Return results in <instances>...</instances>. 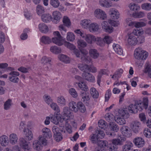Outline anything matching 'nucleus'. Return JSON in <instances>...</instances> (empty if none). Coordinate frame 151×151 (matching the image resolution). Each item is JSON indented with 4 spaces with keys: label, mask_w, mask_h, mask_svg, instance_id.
<instances>
[{
    "label": "nucleus",
    "mask_w": 151,
    "mask_h": 151,
    "mask_svg": "<svg viewBox=\"0 0 151 151\" xmlns=\"http://www.w3.org/2000/svg\"><path fill=\"white\" fill-rule=\"evenodd\" d=\"M10 76L9 77V80L11 81L17 83L19 82V78L17 77L19 75V73L15 71H12L9 73Z\"/></svg>",
    "instance_id": "obj_13"
},
{
    "label": "nucleus",
    "mask_w": 151,
    "mask_h": 151,
    "mask_svg": "<svg viewBox=\"0 0 151 151\" xmlns=\"http://www.w3.org/2000/svg\"><path fill=\"white\" fill-rule=\"evenodd\" d=\"M6 40V35L2 31H0V43H3Z\"/></svg>",
    "instance_id": "obj_64"
},
{
    "label": "nucleus",
    "mask_w": 151,
    "mask_h": 151,
    "mask_svg": "<svg viewBox=\"0 0 151 151\" xmlns=\"http://www.w3.org/2000/svg\"><path fill=\"white\" fill-rule=\"evenodd\" d=\"M53 137L54 139L58 142L61 141L63 139L62 135L60 132L54 134Z\"/></svg>",
    "instance_id": "obj_54"
},
{
    "label": "nucleus",
    "mask_w": 151,
    "mask_h": 151,
    "mask_svg": "<svg viewBox=\"0 0 151 151\" xmlns=\"http://www.w3.org/2000/svg\"><path fill=\"white\" fill-rule=\"evenodd\" d=\"M129 7L130 9L134 11H136L138 10L140 8V7L139 6L135 4H131L129 5Z\"/></svg>",
    "instance_id": "obj_63"
},
{
    "label": "nucleus",
    "mask_w": 151,
    "mask_h": 151,
    "mask_svg": "<svg viewBox=\"0 0 151 151\" xmlns=\"http://www.w3.org/2000/svg\"><path fill=\"white\" fill-rule=\"evenodd\" d=\"M36 140L38 141L39 143L41 144L43 147L47 145L48 143L47 139L45 137L42 135H40L38 137V139Z\"/></svg>",
    "instance_id": "obj_36"
},
{
    "label": "nucleus",
    "mask_w": 151,
    "mask_h": 151,
    "mask_svg": "<svg viewBox=\"0 0 151 151\" xmlns=\"http://www.w3.org/2000/svg\"><path fill=\"white\" fill-rule=\"evenodd\" d=\"M36 12L38 15H41V14L45 12V9L42 6L38 5L37 6Z\"/></svg>",
    "instance_id": "obj_56"
},
{
    "label": "nucleus",
    "mask_w": 151,
    "mask_h": 151,
    "mask_svg": "<svg viewBox=\"0 0 151 151\" xmlns=\"http://www.w3.org/2000/svg\"><path fill=\"white\" fill-rule=\"evenodd\" d=\"M18 136L15 133H12L9 136V142L12 145H15L18 142Z\"/></svg>",
    "instance_id": "obj_18"
},
{
    "label": "nucleus",
    "mask_w": 151,
    "mask_h": 151,
    "mask_svg": "<svg viewBox=\"0 0 151 151\" xmlns=\"http://www.w3.org/2000/svg\"><path fill=\"white\" fill-rule=\"evenodd\" d=\"M63 22L65 25L68 27L71 25V22L69 18L67 16H64L63 18Z\"/></svg>",
    "instance_id": "obj_55"
},
{
    "label": "nucleus",
    "mask_w": 151,
    "mask_h": 151,
    "mask_svg": "<svg viewBox=\"0 0 151 151\" xmlns=\"http://www.w3.org/2000/svg\"><path fill=\"white\" fill-rule=\"evenodd\" d=\"M77 83L81 90L84 91H88V87L84 82H78Z\"/></svg>",
    "instance_id": "obj_46"
},
{
    "label": "nucleus",
    "mask_w": 151,
    "mask_h": 151,
    "mask_svg": "<svg viewBox=\"0 0 151 151\" xmlns=\"http://www.w3.org/2000/svg\"><path fill=\"white\" fill-rule=\"evenodd\" d=\"M91 22V21L89 19H84L81 21V24L82 27L87 29Z\"/></svg>",
    "instance_id": "obj_44"
},
{
    "label": "nucleus",
    "mask_w": 151,
    "mask_h": 151,
    "mask_svg": "<svg viewBox=\"0 0 151 151\" xmlns=\"http://www.w3.org/2000/svg\"><path fill=\"white\" fill-rule=\"evenodd\" d=\"M64 45L68 48L71 50H73L74 54L78 58L81 57V55L79 50L76 48V47L73 44L65 41L64 44Z\"/></svg>",
    "instance_id": "obj_9"
},
{
    "label": "nucleus",
    "mask_w": 151,
    "mask_h": 151,
    "mask_svg": "<svg viewBox=\"0 0 151 151\" xmlns=\"http://www.w3.org/2000/svg\"><path fill=\"white\" fill-rule=\"evenodd\" d=\"M57 102L58 105L60 106H65L67 104V101L65 98L62 96H60L57 97Z\"/></svg>",
    "instance_id": "obj_32"
},
{
    "label": "nucleus",
    "mask_w": 151,
    "mask_h": 151,
    "mask_svg": "<svg viewBox=\"0 0 151 151\" xmlns=\"http://www.w3.org/2000/svg\"><path fill=\"white\" fill-rule=\"evenodd\" d=\"M99 3L101 5L106 7H109L111 6V3H109L106 0H100Z\"/></svg>",
    "instance_id": "obj_53"
},
{
    "label": "nucleus",
    "mask_w": 151,
    "mask_h": 151,
    "mask_svg": "<svg viewBox=\"0 0 151 151\" xmlns=\"http://www.w3.org/2000/svg\"><path fill=\"white\" fill-rule=\"evenodd\" d=\"M105 134L104 132L100 129H97L95 132V137L96 140H95V142H98V141L101 140L99 139H102L104 137Z\"/></svg>",
    "instance_id": "obj_23"
},
{
    "label": "nucleus",
    "mask_w": 151,
    "mask_h": 151,
    "mask_svg": "<svg viewBox=\"0 0 151 151\" xmlns=\"http://www.w3.org/2000/svg\"><path fill=\"white\" fill-rule=\"evenodd\" d=\"M38 28L39 31L43 33H46L49 31L48 26L43 23H41L38 25Z\"/></svg>",
    "instance_id": "obj_28"
},
{
    "label": "nucleus",
    "mask_w": 151,
    "mask_h": 151,
    "mask_svg": "<svg viewBox=\"0 0 151 151\" xmlns=\"http://www.w3.org/2000/svg\"><path fill=\"white\" fill-rule=\"evenodd\" d=\"M51 59L47 56H44L41 58L40 60L41 63L44 65H47V67L45 68V71H47L49 70V68L47 65H51Z\"/></svg>",
    "instance_id": "obj_12"
},
{
    "label": "nucleus",
    "mask_w": 151,
    "mask_h": 151,
    "mask_svg": "<svg viewBox=\"0 0 151 151\" xmlns=\"http://www.w3.org/2000/svg\"><path fill=\"white\" fill-rule=\"evenodd\" d=\"M42 132L43 134V136L46 138L50 139L52 136V133L49 129L47 127L43 128Z\"/></svg>",
    "instance_id": "obj_25"
},
{
    "label": "nucleus",
    "mask_w": 151,
    "mask_h": 151,
    "mask_svg": "<svg viewBox=\"0 0 151 151\" xmlns=\"http://www.w3.org/2000/svg\"><path fill=\"white\" fill-rule=\"evenodd\" d=\"M69 94L74 98H76L78 94L76 90L74 88H71L69 89Z\"/></svg>",
    "instance_id": "obj_59"
},
{
    "label": "nucleus",
    "mask_w": 151,
    "mask_h": 151,
    "mask_svg": "<svg viewBox=\"0 0 151 151\" xmlns=\"http://www.w3.org/2000/svg\"><path fill=\"white\" fill-rule=\"evenodd\" d=\"M125 140V138L120 137L119 139H114L112 140L113 145L109 148V150L111 151L116 150L118 148V145H122L123 144V142Z\"/></svg>",
    "instance_id": "obj_6"
},
{
    "label": "nucleus",
    "mask_w": 151,
    "mask_h": 151,
    "mask_svg": "<svg viewBox=\"0 0 151 151\" xmlns=\"http://www.w3.org/2000/svg\"><path fill=\"white\" fill-rule=\"evenodd\" d=\"M106 120L108 122H112L114 119V116L111 113H106L105 116Z\"/></svg>",
    "instance_id": "obj_52"
},
{
    "label": "nucleus",
    "mask_w": 151,
    "mask_h": 151,
    "mask_svg": "<svg viewBox=\"0 0 151 151\" xmlns=\"http://www.w3.org/2000/svg\"><path fill=\"white\" fill-rule=\"evenodd\" d=\"M133 142L135 146L139 148L142 147L145 144L144 139L140 137H136L134 139Z\"/></svg>",
    "instance_id": "obj_17"
},
{
    "label": "nucleus",
    "mask_w": 151,
    "mask_h": 151,
    "mask_svg": "<svg viewBox=\"0 0 151 151\" xmlns=\"http://www.w3.org/2000/svg\"><path fill=\"white\" fill-rule=\"evenodd\" d=\"M51 15L49 13L42 14L41 16V19L42 21L45 22H48L52 19Z\"/></svg>",
    "instance_id": "obj_31"
},
{
    "label": "nucleus",
    "mask_w": 151,
    "mask_h": 151,
    "mask_svg": "<svg viewBox=\"0 0 151 151\" xmlns=\"http://www.w3.org/2000/svg\"><path fill=\"white\" fill-rule=\"evenodd\" d=\"M68 106L70 110L74 113H77L79 111L81 113H84L86 111L85 106L81 101L77 102L71 101L69 103Z\"/></svg>",
    "instance_id": "obj_2"
},
{
    "label": "nucleus",
    "mask_w": 151,
    "mask_h": 151,
    "mask_svg": "<svg viewBox=\"0 0 151 151\" xmlns=\"http://www.w3.org/2000/svg\"><path fill=\"white\" fill-rule=\"evenodd\" d=\"M143 33V31L142 29H136L133 30L132 32L130 34H128V38L127 40L129 44L131 45H134L137 43V39L134 35L138 36L141 35Z\"/></svg>",
    "instance_id": "obj_3"
},
{
    "label": "nucleus",
    "mask_w": 151,
    "mask_h": 151,
    "mask_svg": "<svg viewBox=\"0 0 151 151\" xmlns=\"http://www.w3.org/2000/svg\"><path fill=\"white\" fill-rule=\"evenodd\" d=\"M57 115V113L55 114L54 115L51 114L50 115V118L51 121L54 124L57 125L58 124L59 122L62 123L63 122V119L62 118L61 116Z\"/></svg>",
    "instance_id": "obj_15"
},
{
    "label": "nucleus",
    "mask_w": 151,
    "mask_h": 151,
    "mask_svg": "<svg viewBox=\"0 0 151 151\" xmlns=\"http://www.w3.org/2000/svg\"><path fill=\"white\" fill-rule=\"evenodd\" d=\"M54 37L51 39V42L59 46H61L64 45L65 40L58 31H55L53 33Z\"/></svg>",
    "instance_id": "obj_5"
},
{
    "label": "nucleus",
    "mask_w": 151,
    "mask_h": 151,
    "mask_svg": "<svg viewBox=\"0 0 151 151\" xmlns=\"http://www.w3.org/2000/svg\"><path fill=\"white\" fill-rule=\"evenodd\" d=\"M95 42L101 46H104L105 45V42L103 39L101 37L95 38Z\"/></svg>",
    "instance_id": "obj_51"
},
{
    "label": "nucleus",
    "mask_w": 151,
    "mask_h": 151,
    "mask_svg": "<svg viewBox=\"0 0 151 151\" xmlns=\"http://www.w3.org/2000/svg\"><path fill=\"white\" fill-rule=\"evenodd\" d=\"M50 50L51 52L55 54H58L61 52V48L55 45L51 46Z\"/></svg>",
    "instance_id": "obj_42"
},
{
    "label": "nucleus",
    "mask_w": 151,
    "mask_h": 151,
    "mask_svg": "<svg viewBox=\"0 0 151 151\" xmlns=\"http://www.w3.org/2000/svg\"><path fill=\"white\" fill-rule=\"evenodd\" d=\"M77 44L78 47L82 53L81 55V59L83 61L87 60L88 52L86 50L82 49L83 48H84L87 46V44L86 42L83 40L79 39L77 40Z\"/></svg>",
    "instance_id": "obj_4"
},
{
    "label": "nucleus",
    "mask_w": 151,
    "mask_h": 151,
    "mask_svg": "<svg viewBox=\"0 0 151 151\" xmlns=\"http://www.w3.org/2000/svg\"><path fill=\"white\" fill-rule=\"evenodd\" d=\"M78 67L83 72V73L89 72H93V71L91 70V67L84 63H80L78 65Z\"/></svg>",
    "instance_id": "obj_19"
},
{
    "label": "nucleus",
    "mask_w": 151,
    "mask_h": 151,
    "mask_svg": "<svg viewBox=\"0 0 151 151\" xmlns=\"http://www.w3.org/2000/svg\"><path fill=\"white\" fill-rule=\"evenodd\" d=\"M94 37L93 36L88 34H86L83 38L88 43L91 44L94 40Z\"/></svg>",
    "instance_id": "obj_45"
},
{
    "label": "nucleus",
    "mask_w": 151,
    "mask_h": 151,
    "mask_svg": "<svg viewBox=\"0 0 151 151\" xmlns=\"http://www.w3.org/2000/svg\"><path fill=\"white\" fill-rule=\"evenodd\" d=\"M43 98L45 101L48 105L52 101V100L50 96L48 95H45L43 96Z\"/></svg>",
    "instance_id": "obj_61"
},
{
    "label": "nucleus",
    "mask_w": 151,
    "mask_h": 151,
    "mask_svg": "<svg viewBox=\"0 0 151 151\" xmlns=\"http://www.w3.org/2000/svg\"><path fill=\"white\" fill-rule=\"evenodd\" d=\"M142 102L140 101H137L135 102L134 104L130 105L127 108L121 109H119V113L121 115L123 116L125 118H127L129 116L128 111L130 113L137 112V111H142L144 108Z\"/></svg>",
    "instance_id": "obj_1"
},
{
    "label": "nucleus",
    "mask_w": 151,
    "mask_h": 151,
    "mask_svg": "<svg viewBox=\"0 0 151 151\" xmlns=\"http://www.w3.org/2000/svg\"><path fill=\"white\" fill-rule=\"evenodd\" d=\"M52 15L54 19V22L55 23L58 22L62 17L61 13L57 10L53 11Z\"/></svg>",
    "instance_id": "obj_20"
},
{
    "label": "nucleus",
    "mask_w": 151,
    "mask_h": 151,
    "mask_svg": "<svg viewBox=\"0 0 151 151\" xmlns=\"http://www.w3.org/2000/svg\"><path fill=\"white\" fill-rule=\"evenodd\" d=\"M58 57L60 61L66 64L70 63L71 61L70 58L64 54H60L58 55Z\"/></svg>",
    "instance_id": "obj_26"
},
{
    "label": "nucleus",
    "mask_w": 151,
    "mask_h": 151,
    "mask_svg": "<svg viewBox=\"0 0 151 151\" xmlns=\"http://www.w3.org/2000/svg\"><path fill=\"white\" fill-rule=\"evenodd\" d=\"M50 4L53 7L57 8L59 6L60 3L58 0H50Z\"/></svg>",
    "instance_id": "obj_58"
},
{
    "label": "nucleus",
    "mask_w": 151,
    "mask_h": 151,
    "mask_svg": "<svg viewBox=\"0 0 151 151\" xmlns=\"http://www.w3.org/2000/svg\"><path fill=\"white\" fill-rule=\"evenodd\" d=\"M96 144V147L95 151H106L104 148L106 147L108 145V142L106 141L99 140L98 142H95Z\"/></svg>",
    "instance_id": "obj_10"
},
{
    "label": "nucleus",
    "mask_w": 151,
    "mask_h": 151,
    "mask_svg": "<svg viewBox=\"0 0 151 151\" xmlns=\"http://www.w3.org/2000/svg\"><path fill=\"white\" fill-rule=\"evenodd\" d=\"M12 105V100L9 99H8L4 103V109L6 110L9 109Z\"/></svg>",
    "instance_id": "obj_47"
},
{
    "label": "nucleus",
    "mask_w": 151,
    "mask_h": 151,
    "mask_svg": "<svg viewBox=\"0 0 151 151\" xmlns=\"http://www.w3.org/2000/svg\"><path fill=\"white\" fill-rule=\"evenodd\" d=\"M8 137L5 135H2L0 136V145L3 147H6L9 144Z\"/></svg>",
    "instance_id": "obj_21"
},
{
    "label": "nucleus",
    "mask_w": 151,
    "mask_h": 151,
    "mask_svg": "<svg viewBox=\"0 0 151 151\" xmlns=\"http://www.w3.org/2000/svg\"><path fill=\"white\" fill-rule=\"evenodd\" d=\"M120 130L124 136L126 137H129L132 135L130 130L128 127L126 126H123Z\"/></svg>",
    "instance_id": "obj_22"
},
{
    "label": "nucleus",
    "mask_w": 151,
    "mask_h": 151,
    "mask_svg": "<svg viewBox=\"0 0 151 151\" xmlns=\"http://www.w3.org/2000/svg\"><path fill=\"white\" fill-rule=\"evenodd\" d=\"M118 113L120 115V116H122L123 118H122L121 117H117L116 118H115V121L119 124L121 125H123L126 123V121L123 116L121 115L119 113V111H118Z\"/></svg>",
    "instance_id": "obj_48"
},
{
    "label": "nucleus",
    "mask_w": 151,
    "mask_h": 151,
    "mask_svg": "<svg viewBox=\"0 0 151 151\" xmlns=\"http://www.w3.org/2000/svg\"><path fill=\"white\" fill-rule=\"evenodd\" d=\"M75 36L73 33L70 32L67 33L66 39L67 41L72 42L75 40Z\"/></svg>",
    "instance_id": "obj_41"
},
{
    "label": "nucleus",
    "mask_w": 151,
    "mask_h": 151,
    "mask_svg": "<svg viewBox=\"0 0 151 151\" xmlns=\"http://www.w3.org/2000/svg\"><path fill=\"white\" fill-rule=\"evenodd\" d=\"M61 114V116L63 119V121L69 120L72 117L70 110L67 106L63 108Z\"/></svg>",
    "instance_id": "obj_7"
},
{
    "label": "nucleus",
    "mask_w": 151,
    "mask_h": 151,
    "mask_svg": "<svg viewBox=\"0 0 151 151\" xmlns=\"http://www.w3.org/2000/svg\"><path fill=\"white\" fill-rule=\"evenodd\" d=\"M109 127L111 130L112 131L110 132L109 135L110 136L114 137L116 134L115 132H117L119 130V127L115 122H111L109 123Z\"/></svg>",
    "instance_id": "obj_14"
},
{
    "label": "nucleus",
    "mask_w": 151,
    "mask_h": 151,
    "mask_svg": "<svg viewBox=\"0 0 151 151\" xmlns=\"http://www.w3.org/2000/svg\"><path fill=\"white\" fill-rule=\"evenodd\" d=\"M23 134L29 140H31L33 138V134L32 132L28 129H24L23 131Z\"/></svg>",
    "instance_id": "obj_34"
},
{
    "label": "nucleus",
    "mask_w": 151,
    "mask_h": 151,
    "mask_svg": "<svg viewBox=\"0 0 151 151\" xmlns=\"http://www.w3.org/2000/svg\"><path fill=\"white\" fill-rule=\"evenodd\" d=\"M142 8L144 10L149 11L151 9V4L146 3L142 4Z\"/></svg>",
    "instance_id": "obj_60"
},
{
    "label": "nucleus",
    "mask_w": 151,
    "mask_h": 151,
    "mask_svg": "<svg viewBox=\"0 0 151 151\" xmlns=\"http://www.w3.org/2000/svg\"><path fill=\"white\" fill-rule=\"evenodd\" d=\"M133 146L132 143L131 142H129L127 144L123 146V151H131V148Z\"/></svg>",
    "instance_id": "obj_50"
},
{
    "label": "nucleus",
    "mask_w": 151,
    "mask_h": 151,
    "mask_svg": "<svg viewBox=\"0 0 151 151\" xmlns=\"http://www.w3.org/2000/svg\"><path fill=\"white\" fill-rule=\"evenodd\" d=\"M141 124L140 122L137 121H134L132 122L130 127L133 132L135 133L139 132L141 127Z\"/></svg>",
    "instance_id": "obj_11"
},
{
    "label": "nucleus",
    "mask_w": 151,
    "mask_h": 151,
    "mask_svg": "<svg viewBox=\"0 0 151 151\" xmlns=\"http://www.w3.org/2000/svg\"><path fill=\"white\" fill-rule=\"evenodd\" d=\"M145 72V73H148L149 76L151 78V68H150V64H146Z\"/></svg>",
    "instance_id": "obj_62"
},
{
    "label": "nucleus",
    "mask_w": 151,
    "mask_h": 151,
    "mask_svg": "<svg viewBox=\"0 0 151 151\" xmlns=\"http://www.w3.org/2000/svg\"><path fill=\"white\" fill-rule=\"evenodd\" d=\"M142 49L141 47H138L136 48L134 52V57L137 59L140 60L142 59L141 53Z\"/></svg>",
    "instance_id": "obj_40"
},
{
    "label": "nucleus",
    "mask_w": 151,
    "mask_h": 151,
    "mask_svg": "<svg viewBox=\"0 0 151 151\" xmlns=\"http://www.w3.org/2000/svg\"><path fill=\"white\" fill-rule=\"evenodd\" d=\"M82 76L83 79L90 81H91L93 78V76L89 72L83 73Z\"/></svg>",
    "instance_id": "obj_43"
},
{
    "label": "nucleus",
    "mask_w": 151,
    "mask_h": 151,
    "mask_svg": "<svg viewBox=\"0 0 151 151\" xmlns=\"http://www.w3.org/2000/svg\"><path fill=\"white\" fill-rule=\"evenodd\" d=\"M50 106L51 108L54 110L56 111L57 115H58L60 114V109L58 104L55 102L52 101L49 105Z\"/></svg>",
    "instance_id": "obj_38"
},
{
    "label": "nucleus",
    "mask_w": 151,
    "mask_h": 151,
    "mask_svg": "<svg viewBox=\"0 0 151 151\" xmlns=\"http://www.w3.org/2000/svg\"><path fill=\"white\" fill-rule=\"evenodd\" d=\"M19 145L23 151H31V147L29 143L27 141L23 138H21L19 139Z\"/></svg>",
    "instance_id": "obj_8"
},
{
    "label": "nucleus",
    "mask_w": 151,
    "mask_h": 151,
    "mask_svg": "<svg viewBox=\"0 0 151 151\" xmlns=\"http://www.w3.org/2000/svg\"><path fill=\"white\" fill-rule=\"evenodd\" d=\"M40 42L41 44H49L51 42V39L48 36H44L40 38Z\"/></svg>",
    "instance_id": "obj_29"
},
{
    "label": "nucleus",
    "mask_w": 151,
    "mask_h": 151,
    "mask_svg": "<svg viewBox=\"0 0 151 151\" xmlns=\"http://www.w3.org/2000/svg\"><path fill=\"white\" fill-rule=\"evenodd\" d=\"M106 73V70L105 69H101L99 72L97 76V82L99 86H100L101 79L103 75H105Z\"/></svg>",
    "instance_id": "obj_33"
},
{
    "label": "nucleus",
    "mask_w": 151,
    "mask_h": 151,
    "mask_svg": "<svg viewBox=\"0 0 151 151\" xmlns=\"http://www.w3.org/2000/svg\"><path fill=\"white\" fill-rule=\"evenodd\" d=\"M146 24L144 22H129V26H130L134 27V26L136 28L135 29H136L137 28L138 29H140L139 27H141L145 26L146 25Z\"/></svg>",
    "instance_id": "obj_24"
},
{
    "label": "nucleus",
    "mask_w": 151,
    "mask_h": 151,
    "mask_svg": "<svg viewBox=\"0 0 151 151\" xmlns=\"http://www.w3.org/2000/svg\"><path fill=\"white\" fill-rule=\"evenodd\" d=\"M98 125L100 128L104 130H105L106 128L107 123L104 120L100 119L98 121Z\"/></svg>",
    "instance_id": "obj_49"
},
{
    "label": "nucleus",
    "mask_w": 151,
    "mask_h": 151,
    "mask_svg": "<svg viewBox=\"0 0 151 151\" xmlns=\"http://www.w3.org/2000/svg\"><path fill=\"white\" fill-rule=\"evenodd\" d=\"M95 17L103 20L105 19L107 17L105 12L100 9H97L95 10Z\"/></svg>",
    "instance_id": "obj_16"
},
{
    "label": "nucleus",
    "mask_w": 151,
    "mask_h": 151,
    "mask_svg": "<svg viewBox=\"0 0 151 151\" xmlns=\"http://www.w3.org/2000/svg\"><path fill=\"white\" fill-rule=\"evenodd\" d=\"M111 17L114 19H117L119 17V13L116 10L112 9L109 12Z\"/></svg>",
    "instance_id": "obj_39"
},
{
    "label": "nucleus",
    "mask_w": 151,
    "mask_h": 151,
    "mask_svg": "<svg viewBox=\"0 0 151 151\" xmlns=\"http://www.w3.org/2000/svg\"><path fill=\"white\" fill-rule=\"evenodd\" d=\"M109 22L104 21L102 22L101 25L102 28L105 30V32L110 33L113 31L112 28L109 26Z\"/></svg>",
    "instance_id": "obj_27"
},
{
    "label": "nucleus",
    "mask_w": 151,
    "mask_h": 151,
    "mask_svg": "<svg viewBox=\"0 0 151 151\" xmlns=\"http://www.w3.org/2000/svg\"><path fill=\"white\" fill-rule=\"evenodd\" d=\"M29 31L28 29L26 28L23 31V33L21 35L20 38L21 40H24L27 39L28 35L27 33Z\"/></svg>",
    "instance_id": "obj_57"
},
{
    "label": "nucleus",
    "mask_w": 151,
    "mask_h": 151,
    "mask_svg": "<svg viewBox=\"0 0 151 151\" xmlns=\"http://www.w3.org/2000/svg\"><path fill=\"white\" fill-rule=\"evenodd\" d=\"M113 48L115 52L119 55H123V51L121 47L118 44H114L113 45Z\"/></svg>",
    "instance_id": "obj_30"
},
{
    "label": "nucleus",
    "mask_w": 151,
    "mask_h": 151,
    "mask_svg": "<svg viewBox=\"0 0 151 151\" xmlns=\"http://www.w3.org/2000/svg\"><path fill=\"white\" fill-rule=\"evenodd\" d=\"M33 147L35 150L40 151L42 149L43 146L38 141L35 140L33 142Z\"/></svg>",
    "instance_id": "obj_37"
},
{
    "label": "nucleus",
    "mask_w": 151,
    "mask_h": 151,
    "mask_svg": "<svg viewBox=\"0 0 151 151\" xmlns=\"http://www.w3.org/2000/svg\"><path fill=\"white\" fill-rule=\"evenodd\" d=\"M80 96L81 98V101L85 103L89 101L90 99V96L88 93L86 92H81Z\"/></svg>",
    "instance_id": "obj_35"
}]
</instances>
